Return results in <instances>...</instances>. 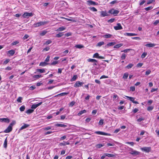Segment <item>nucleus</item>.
<instances>
[{
  "label": "nucleus",
  "instance_id": "1",
  "mask_svg": "<svg viewBox=\"0 0 159 159\" xmlns=\"http://www.w3.org/2000/svg\"><path fill=\"white\" fill-rule=\"evenodd\" d=\"M119 11L112 8L108 11L109 14H112L114 16H116L119 13Z\"/></svg>",
  "mask_w": 159,
  "mask_h": 159
},
{
  "label": "nucleus",
  "instance_id": "2",
  "mask_svg": "<svg viewBox=\"0 0 159 159\" xmlns=\"http://www.w3.org/2000/svg\"><path fill=\"white\" fill-rule=\"evenodd\" d=\"M47 22H46L40 21L34 23L33 25V27L36 28L39 27L40 26L45 24Z\"/></svg>",
  "mask_w": 159,
  "mask_h": 159
},
{
  "label": "nucleus",
  "instance_id": "3",
  "mask_svg": "<svg viewBox=\"0 0 159 159\" xmlns=\"http://www.w3.org/2000/svg\"><path fill=\"white\" fill-rule=\"evenodd\" d=\"M130 150L131 151V152H129V153L131 155H133L134 156H136L137 155H139L140 153V152L134 150V149L132 148H130Z\"/></svg>",
  "mask_w": 159,
  "mask_h": 159
},
{
  "label": "nucleus",
  "instance_id": "4",
  "mask_svg": "<svg viewBox=\"0 0 159 159\" xmlns=\"http://www.w3.org/2000/svg\"><path fill=\"white\" fill-rule=\"evenodd\" d=\"M140 149L142 151L144 152L147 153H148L151 150V148L150 147H145L141 148Z\"/></svg>",
  "mask_w": 159,
  "mask_h": 159
},
{
  "label": "nucleus",
  "instance_id": "5",
  "mask_svg": "<svg viewBox=\"0 0 159 159\" xmlns=\"http://www.w3.org/2000/svg\"><path fill=\"white\" fill-rule=\"evenodd\" d=\"M33 16V14L32 13L25 12L23 15L22 16L24 18H26L32 16Z\"/></svg>",
  "mask_w": 159,
  "mask_h": 159
},
{
  "label": "nucleus",
  "instance_id": "6",
  "mask_svg": "<svg viewBox=\"0 0 159 159\" xmlns=\"http://www.w3.org/2000/svg\"><path fill=\"white\" fill-rule=\"evenodd\" d=\"M95 133L99 135H110L111 134L106 133H105L102 131H97L95 132Z\"/></svg>",
  "mask_w": 159,
  "mask_h": 159
},
{
  "label": "nucleus",
  "instance_id": "7",
  "mask_svg": "<svg viewBox=\"0 0 159 159\" xmlns=\"http://www.w3.org/2000/svg\"><path fill=\"white\" fill-rule=\"evenodd\" d=\"M87 4L89 5H98V3L91 0H89L87 1Z\"/></svg>",
  "mask_w": 159,
  "mask_h": 159
},
{
  "label": "nucleus",
  "instance_id": "8",
  "mask_svg": "<svg viewBox=\"0 0 159 159\" xmlns=\"http://www.w3.org/2000/svg\"><path fill=\"white\" fill-rule=\"evenodd\" d=\"M114 28L116 30H118L122 29V27L121 24L118 23L117 24V26L114 27Z\"/></svg>",
  "mask_w": 159,
  "mask_h": 159
},
{
  "label": "nucleus",
  "instance_id": "9",
  "mask_svg": "<svg viewBox=\"0 0 159 159\" xmlns=\"http://www.w3.org/2000/svg\"><path fill=\"white\" fill-rule=\"evenodd\" d=\"M83 84L84 83L83 82L80 81H77L75 84L74 87H79L82 86Z\"/></svg>",
  "mask_w": 159,
  "mask_h": 159
},
{
  "label": "nucleus",
  "instance_id": "10",
  "mask_svg": "<svg viewBox=\"0 0 159 159\" xmlns=\"http://www.w3.org/2000/svg\"><path fill=\"white\" fill-rule=\"evenodd\" d=\"M12 127H11V126L9 125L7 128L4 130V132L5 133H9L12 131Z\"/></svg>",
  "mask_w": 159,
  "mask_h": 159
},
{
  "label": "nucleus",
  "instance_id": "11",
  "mask_svg": "<svg viewBox=\"0 0 159 159\" xmlns=\"http://www.w3.org/2000/svg\"><path fill=\"white\" fill-rule=\"evenodd\" d=\"M42 103V102H41L37 104H34L32 105L31 106V108L32 109H35L37 107L40 105Z\"/></svg>",
  "mask_w": 159,
  "mask_h": 159
},
{
  "label": "nucleus",
  "instance_id": "12",
  "mask_svg": "<svg viewBox=\"0 0 159 159\" xmlns=\"http://www.w3.org/2000/svg\"><path fill=\"white\" fill-rule=\"evenodd\" d=\"M0 121L2 122L9 123L10 122V120L7 118H0Z\"/></svg>",
  "mask_w": 159,
  "mask_h": 159
},
{
  "label": "nucleus",
  "instance_id": "13",
  "mask_svg": "<svg viewBox=\"0 0 159 159\" xmlns=\"http://www.w3.org/2000/svg\"><path fill=\"white\" fill-rule=\"evenodd\" d=\"M101 15L102 16L104 17L105 16H109L110 15L108 12H107L106 11H102L101 12Z\"/></svg>",
  "mask_w": 159,
  "mask_h": 159
},
{
  "label": "nucleus",
  "instance_id": "14",
  "mask_svg": "<svg viewBox=\"0 0 159 159\" xmlns=\"http://www.w3.org/2000/svg\"><path fill=\"white\" fill-rule=\"evenodd\" d=\"M30 125L29 124H24V125H22L21 128L20 129V130H22V129H25L29 126Z\"/></svg>",
  "mask_w": 159,
  "mask_h": 159
},
{
  "label": "nucleus",
  "instance_id": "15",
  "mask_svg": "<svg viewBox=\"0 0 159 159\" xmlns=\"http://www.w3.org/2000/svg\"><path fill=\"white\" fill-rule=\"evenodd\" d=\"M155 45V44L151 43H147L145 45V46L148 47H154Z\"/></svg>",
  "mask_w": 159,
  "mask_h": 159
},
{
  "label": "nucleus",
  "instance_id": "16",
  "mask_svg": "<svg viewBox=\"0 0 159 159\" xmlns=\"http://www.w3.org/2000/svg\"><path fill=\"white\" fill-rule=\"evenodd\" d=\"M69 142H66L64 141L63 143H60L59 144V145L61 146H65L66 145H69Z\"/></svg>",
  "mask_w": 159,
  "mask_h": 159
},
{
  "label": "nucleus",
  "instance_id": "17",
  "mask_svg": "<svg viewBox=\"0 0 159 159\" xmlns=\"http://www.w3.org/2000/svg\"><path fill=\"white\" fill-rule=\"evenodd\" d=\"M15 51L14 50H11L8 51L7 52V53L9 54L11 56H13L15 53Z\"/></svg>",
  "mask_w": 159,
  "mask_h": 159
},
{
  "label": "nucleus",
  "instance_id": "18",
  "mask_svg": "<svg viewBox=\"0 0 159 159\" xmlns=\"http://www.w3.org/2000/svg\"><path fill=\"white\" fill-rule=\"evenodd\" d=\"M49 64V63H47V62H45V61L44 62H41L39 64V66H46L47 65H48Z\"/></svg>",
  "mask_w": 159,
  "mask_h": 159
},
{
  "label": "nucleus",
  "instance_id": "19",
  "mask_svg": "<svg viewBox=\"0 0 159 159\" xmlns=\"http://www.w3.org/2000/svg\"><path fill=\"white\" fill-rule=\"evenodd\" d=\"M55 125L56 126H59L63 127H65L66 126V125L64 124L58 123L56 124Z\"/></svg>",
  "mask_w": 159,
  "mask_h": 159
},
{
  "label": "nucleus",
  "instance_id": "20",
  "mask_svg": "<svg viewBox=\"0 0 159 159\" xmlns=\"http://www.w3.org/2000/svg\"><path fill=\"white\" fill-rule=\"evenodd\" d=\"M125 35H127V36H135L137 35V34H134V33H125Z\"/></svg>",
  "mask_w": 159,
  "mask_h": 159
},
{
  "label": "nucleus",
  "instance_id": "21",
  "mask_svg": "<svg viewBox=\"0 0 159 159\" xmlns=\"http://www.w3.org/2000/svg\"><path fill=\"white\" fill-rule=\"evenodd\" d=\"M86 111L85 110H84L82 111H80L77 114V115L78 116H80L84 113H85Z\"/></svg>",
  "mask_w": 159,
  "mask_h": 159
},
{
  "label": "nucleus",
  "instance_id": "22",
  "mask_svg": "<svg viewBox=\"0 0 159 159\" xmlns=\"http://www.w3.org/2000/svg\"><path fill=\"white\" fill-rule=\"evenodd\" d=\"M7 137L5 139L3 144V147L5 148H6L7 147Z\"/></svg>",
  "mask_w": 159,
  "mask_h": 159
},
{
  "label": "nucleus",
  "instance_id": "23",
  "mask_svg": "<svg viewBox=\"0 0 159 159\" xmlns=\"http://www.w3.org/2000/svg\"><path fill=\"white\" fill-rule=\"evenodd\" d=\"M63 35L64 34L63 32H60L58 34H57L56 35L55 37L57 38H59L63 36Z\"/></svg>",
  "mask_w": 159,
  "mask_h": 159
},
{
  "label": "nucleus",
  "instance_id": "24",
  "mask_svg": "<svg viewBox=\"0 0 159 159\" xmlns=\"http://www.w3.org/2000/svg\"><path fill=\"white\" fill-rule=\"evenodd\" d=\"M65 27H64V26H61L59 27L56 30L61 31L65 30Z\"/></svg>",
  "mask_w": 159,
  "mask_h": 159
},
{
  "label": "nucleus",
  "instance_id": "25",
  "mask_svg": "<svg viewBox=\"0 0 159 159\" xmlns=\"http://www.w3.org/2000/svg\"><path fill=\"white\" fill-rule=\"evenodd\" d=\"M34 110L31 109H29L26 111L25 113L27 114H30L33 112Z\"/></svg>",
  "mask_w": 159,
  "mask_h": 159
},
{
  "label": "nucleus",
  "instance_id": "26",
  "mask_svg": "<svg viewBox=\"0 0 159 159\" xmlns=\"http://www.w3.org/2000/svg\"><path fill=\"white\" fill-rule=\"evenodd\" d=\"M115 43L114 42H111L108 43L107 45L105 46L106 47H108L110 46H112L114 45Z\"/></svg>",
  "mask_w": 159,
  "mask_h": 159
},
{
  "label": "nucleus",
  "instance_id": "27",
  "mask_svg": "<svg viewBox=\"0 0 159 159\" xmlns=\"http://www.w3.org/2000/svg\"><path fill=\"white\" fill-rule=\"evenodd\" d=\"M104 43L103 41L100 42L98 43L97 46L100 47L102 45L104 44Z\"/></svg>",
  "mask_w": 159,
  "mask_h": 159
},
{
  "label": "nucleus",
  "instance_id": "28",
  "mask_svg": "<svg viewBox=\"0 0 159 159\" xmlns=\"http://www.w3.org/2000/svg\"><path fill=\"white\" fill-rule=\"evenodd\" d=\"M125 97L128 98L129 100L131 101L132 102H133L134 101L135 98L133 97H130L128 96H125Z\"/></svg>",
  "mask_w": 159,
  "mask_h": 159
},
{
  "label": "nucleus",
  "instance_id": "29",
  "mask_svg": "<svg viewBox=\"0 0 159 159\" xmlns=\"http://www.w3.org/2000/svg\"><path fill=\"white\" fill-rule=\"evenodd\" d=\"M75 47L78 48H84V46L81 44H77L75 45Z\"/></svg>",
  "mask_w": 159,
  "mask_h": 159
},
{
  "label": "nucleus",
  "instance_id": "30",
  "mask_svg": "<svg viewBox=\"0 0 159 159\" xmlns=\"http://www.w3.org/2000/svg\"><path fill=\"white\" fill-rule=\"evenodd\" d=\"M89 9L93 11L96 12L97 11V10L94 7H89Z\"/></svg>",
  "mask_w": 159,
  "mask_h": 159
},
{
  "label": "nucleus",
  "instance_id": "31",
  "mask_svg": "<svg viewBox=\"0 0 159 159\" xmlns=\"http://www.w3.org/2000/svg\"><path fill=\"white\" fill-rule=\"evenodd\" d=\"M37 71L40 73H43L45 72V70L43 69H37Z\"/></svg>",
  "mask_w": 159,
  "mask_h": 159
},
{
  "label": "nucleus",
  "instance_id": "32",
  "mask_svg": "<svg viewBox=\"0 0 159 159\" xmlns=\"http://www.w3.org/2000/svg\"><path fill=\"white\" fill-rule=\"evenodd\" d=\"M87 61L88 62H93V63L94 61L98 62V61L97 60H96L95 59H91V58H89V59H88L87 60Z\"/></svg>",
  "mask_w": 159,
  "mask_h": 159
},
{
  "label": "nucleus",
  "instance_id": "33",
  "mask_svg": "<svg viewBox=\"0 0 159 159\" xmlns=\"http://www.w3.org/2000/svg\"><path fill=\"white\" fill-rule=\"evenodd\" d=\"M77 75H74V76L71 79V81H75L77 79Z\"/></svg>",
  "mask_w": 159,
  "mask_h": 159
},
{
  "label": "nucleus",
  "instance_id": "34",
  "mask_svg": "<svg viewBox=\"0 0 159 159\" xmlns=\"http://www.w3.org/2000/svg\"><path fill=\"white\" fill-rule=\"evenodd\" d=\"M111 36V35L110 34H107L104 36V37L106 38H110Z\"/></svg>",
  "mask_w": 159,
  "mask_h": 159
},
{
  "label": "nucleus",
  "instance_id": "35",
  "mask_svg": "<svg viewBox=\"0 0 159 159\" xmlns=\"http://www.w3.org/2000/svg\"><path fill=\"white\" fill-rule=\"evenodd\" d=\"M104 145V144H98L96 145V147L97 148H100L103 146Z\"/></svg>",
  "mask_w": 159,
  "mask_h": 159
},
{
  "label": "nucleus",
  "instance_id": "36",
  "mask_svg": "<svg viewBox=\"0 0 159 159\" xmlns=\"http://www.w3.org/2000/svg\"><path fill=\"white\" fill-rule=\"evenodd\" d=\"M25 107L24 105L21 106L20 108V110L21 111H24L25 110Z\"/></svg>",
  "mask_w": 159,
  "mask_h": 159
},
{
  "label": "nucleus",
  "instance_id": "37",
  "mask_svg": "<svg viewBox=\"0 0 159 159\" xmlns=\"http://www.w3.org/2000/svg\"><path fill=\"white\" fill-rule=\"evenodd\" d=\"M42 76L41 75H36L34 76V78L36 79H39L40 77H42Z\"/></svg>",
  "mask_w": 159,
  "mask_h": 159
},
{
  "label": "nucleus",
  "instance_id": "38",
  "mask_svg": "<svg viewBox=\"0 0 159 159\" xmlns=\"http://www.w3.org/2000/svg\"><path fill=\"white\" fill-rule=\"evenodd\" d=\"M133 66V64H129L128 65L126 66V68L129 69L131 68Z\"/></svg>",
  "mask_w": 159,
  "mask_h": 159
},
{
  "label": "nucleus",
  "instance_id": "39",
  "mask_svg": "<svg viewBox=\"0 0 159 159\" xmlns=\"http://www.w3.org/2000/svg\"><path fill=\"white\" fill-rule=\"evenodd\" d=\"M104 123V120L103 119H101L98 123L99 125H102Z\"/></svg>",
  "mask_w": 159,
  "mask_h": 159
},
{
  "label": "nucleus",
  "instance_id": "40",
  "mask_svg": "<svg viewBox=\"0 0 159 159\" xmlns=\"http://www.w3.org/2000/svg\"><path fill=\"white\" fill-rule=\"evenodd\" d=\"M106 156L108 157H113L115 156V155L113 154L109 153H106Z\"/></svg>",
  "mask_w": 159,
  "mask_h": 159
},
{
  "label": "nucleus",
  "instance_id": "41",
  "mask_svg": "<svg viewBox=\"0 0 159 159\" xmlns=\"http://www.w3.org/2000/svg\"><path fill=\"white\" fill-rule=\"evenodd\" d=\"M122 46L121 44H118L114 46V48H119Z\"/></svg>",
  "mask_w": 159,
  "mask_h": 159
},
{
  "label": "nucleus",
  "instance_id": "42",
  "mask_svg": "<svg viewBox=\"0 0 159 159\" xmlns=\"http://www.w3.org/2000/svg\"><path fill=\"white\" fill-rule=\"evenodd\" d=\"M16 123V121L15 120H13L12 122L9 125L11 126V127H12V126L15 125Z\"/></svg>",
  "mask_w": 159,
  "mask_h": 159
},
{
  "label": "nucleus",
  "instance_id": "43",
  "mask_svg": "<svg viewBox=\"0 0 159 159\" xmlns=\"http://www.w3.org/2000/svg\"><path fill=\"white\" fill-rule=\"evenodd\" d=\"M99 56V55L98 53H96L94 54L93 56V57L97 58H98Z\"/></svg>",
  "mask_w": 159,
  "mask_h": 159
},
{
  "label": "nucleus",
  "instance_id": "44",
  "mask_svg": "<svg viewBox=\"0 0 159 159\" xmlns=\"http://www.w3.org/2000/svg\"><path fill=\"white\" fill-rule=\"evenodd\" d=\"M119 2V1L117 0H114L110 2L111 4H113L115 3H117Z\"/></svg>",
  "mask_w": 159,
  "mask_h": 159
},
{
  "label": "nucleus",
  "instance_id": "45",
  "mask_svg": "<svg viewBox=\"0 0 159 159\" xmlns=\"http://www.w3.org/2000/svg\"><path fill=\"white\" fill-rule=\"evenodd\" d=\"M128 76V74L127 73H125L123 75V78L124 79H127Z\"/></svg>",
  "mask_w": 159,
  "mask_h": 159
},
{
  "label": "nucleus",
  "instance_id": "46",
  "mask_svg": "<svg viewBox=\"0 0 159 159\" xmlns=\"http://www.w3.org/2000/svg\"><path fill=\"white\" fill-rule=\"evenodd\" d=\"M153 108V107L152 106H149L147 108V110L150 111H152Z\"/></svg>",
  "mask_w": 159,
  "mask_h": 159
},
{
  "label": "nucleus",
  "instance_id": "47",
  "mask_svg": "<svg viewBox=\"0 0 159 159\" xmlns=\"http://www.w3.org/2000/svg\"><path fill=\"white\" fill-rule=\"evenodd\" d=\"M47 33L46 31L45 30L43 31L40 34L41 36H43L45 35Z\"/></svg>",
  "mask_w": 159,
  "mask_h": 159
},
{
  "label": "nucleus",
  "instance_id": "48",
  "mask_svg": "<svg viewBox=\"0 0 159 159\" xmlns=\"http://www.w3.org/2000/svg\"><path fill=\"white\" fill-rule=\"evenodd\" d=\"M126 55L125 53H123L121 57V59L122 60H124L125 59L126 57Z\"/></svg>",
  "mask_w": 159,
  "mask_h": 159
},
{
  "label": "nucleus",
  "instance_id": "49",
  "mask_svg": "<svg viewBox=\"0 0 159 159\" xmlns=\"http://www.w3.org/2000/svg\"><path fill=\"white\" fill-rule=\"evenodd\" d=\"M19 43V42L18 41H15L12 43L11 45H16Z\"/></svg>",
  "mask_w": 159,
  "mask_h": 159
},
{
  "label": "nucleus",
  "instance_id": "50",
  "mask_svg": "<svg viewBox=\"0 0 159 159\" xmlns=\"http://www.w3.org/2000/svg\"><path fill=\"white\" fill-rule=\"evenodd\" d=\"M22 99V98L20 97H19L18 98L17 100V101L21 103L22 102L21 100Z\"/></svg>",
  "mask_w": 159,
  "mask_h": 159
},
{
  "label": "nucleus",
  "instance_id": "51",
  "mask_svg": "<svg viewBox=\"0 0 159 159\" xmlns=\"http://www.w3.org/2000/svg\"><path fill=\"white\" fill-rule=\"evenodd\" d=\"M115 20V19L114 18H111L110 20H108L107 22L109 23H112L113 22H114Z\"/></svg>",
  "mask_w": 159,
  "mask_h": 159
},
{
  "label": "nucleus",
  "instance_id": "52",
  "mask_svg": "<svg viewBox=\"0 0 159 159\" xmlns=\"http://www.w3.org/2000/svg\"><path fill=\"white\" fill-rule=\"evenodd\" d=\"M147 55V53L146 52H143L142 55L141 57L142 58H143L145 57Z\"/></svg>",
  "mask_w": 159,
  "mask_h": 159
},
{
  "label": "nucleus",
  "instance_id": "53",
  "mask_svg": "<svg viewBox=\"0 0 159 159\" xmlns=\"http://www.w3.org/2000/svg\"><path fill=\"white\" fill-rule=\"evenodd\" d=\"M58 63V61H53L52 62L50 65H55Z\"/></svg>",
  "mask_w": 159,
  "mask_h": 159
},
{
  "label": "nucleus",
  "instance_id": "54",
  "mask_svg": "<svg viewBox=\"0 0 159 159\" xmlns=\"http://www.w3.org/2000/svg\"><path fill=\"white\" fill-rule=\"evenodd\" d=\"M66 135L63 136L61 137L60 139V141H61V140L65 139H66Z\"/></svg>",
  "mask_w": 159,
  "mask_h": 159
},
{
  "label": "nucleus",
  "instance_id": "55",
  "mask_svg": "<svg viewBox=\"0 0 159 159\" xmlns=\"http://www.w3.org/2000/svg\"><path fill=\"white\" fill-rule=\"evenodd\" d=\"M50 57L49 56H48L45 60V61L46 62H48L49 61Z\"/></svg>",
  "mask_w": 159,
  "mask_h": 159
},
{
  "label": "nucleus",
  "instance_id": "56",
  "mask_svg": "<svg viewBox=\"0 0 159 159\" xmlns=\"http://www.w3.org/2000/svg\"><path fill=\"white\" fill-rule=\"evenodd\" d=\"M151 70H148L146 71L145 75H148L151 73Z\"/></svg>",
  "mask_w": 159,
  "mask_h": 159
},
{
  "label": "nucleus",
  "instance_id": "57",
  "mask_svg": "<svg viewBox=\"0 0 159 159\" xmlns=\"http://www.w3.org/2000/svg\"><path fill=\"white\" fill-rule=\"evenodd\" d=\"M52 41L50 40H49L46 41L45 44L47 45H48L51 43H52Z\"/></svg>",
  "mask_w": 159,
  "mask_h": 159
},
{
  "label": "nucleus",
  "instance_id": "58",
  "mask_svg": "<svg viewBox=\"0 0 159 159\" xmlns=\"http://www.w3.org/2000/svg\"><path fill=\"white\" fill-rule=\"evenodd\" d=\"M152 8V6L149 7L145 8L146 11H149Z\"/></svg>",
  "mask_w": 159,
  "mask_h": 159
},
{
  "label": "nucleus",
  "instance_id": "59",
  "mask_svg": "<svg viewBox=\"0 0 159 159\" xmlns=\"http://www.w3.org/2000/svg\"><path fill=\"white\" fill-rule=\"evenodd\" d=\"M75 102L74 101H72L70 103L69 106L72 107L75 104Z\"/></svg>",
  "mask_w": 159,
  "mask_h": 159
},
{
  "label": "nucleus",
  "instance_id": "60",
  "mask_svg": "<svg viewBox=\"0 0 159 159\" xmlns=\"http://www.w3.org/2000/svg\"><path fill=\"white\" fill-rule=\"evenodd\" d=\"M51 128H52L51 127L47 126V127H45L44 129V130H48L51 129Z\"/></svg>",
  "mask_w": 159,
  "mask_h": 159
},
{
  "label": "nucleus",
  "instance_id": "61",
  "mask_svg": "<svg viewBox=\"0 0 159 159\" xmlns=\"http://www.w3.org/2000/svg\"><path fill=\"white\" fill-rule=\"evenodd\" d=\"M125 143L127 144H130L132 146H133L134 145V143L133 142H127Z\"/></svg>",
  "mask_w": 159,
  "mask_h": 159
},
{
  "label": "nucleus",
  "instance_id": "62",
  "mask_svg": "<svg viewBox=\"0 0 159 159\" xmlns=\"http://www.w3.org/2000/svg\"><path fill=\"white\" fill-rule=\"evenodd\" d=\"M65 35L67 37H68L72 35V33L70 32H69L66 34Z\"/></svg>",
  "mask_w": 159,
  "mask_h": 159
},
{
  "label": "nucleus",
  "instance_id": "63",
  "mask_svg": "<svg viewBox=\"0 0 159 159\" xmlns=\"http://www.w3.org/2000/svg\"><path fill=\"white\" fill-rule=\"evenodd\" d=\"M52 131H48L47 132H45L44 133V135H48V134H52Z\"/></svg>",
  "mask_w": 159,
  "mask_h": 159
},
{
  "label": "nucleus",
  "instance_id": "64",
  "mask_svg": "<svg viewBox=\"0 0 159 159\" xmlns=\"http://www.w3.org/2000/svg\"><path fill=\"white\" fill-rule=\"evenodd\" d=\"M36 88V87L34 86H31L30 88V89L31 90H33Z\"/></svg>",
  "mask_w": 159,
  "mask_h": 159
}]
</instances>
